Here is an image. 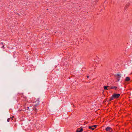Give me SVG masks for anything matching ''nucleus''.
I'll list each match as a JSON object with an SVG mask.
<instances>
[{
  "label": "nucleus",
  "mask_w": 132,
  "mask_h": 132,
  "mask_svg": "<svg viewBox=\"0 0 132 132\" xmlns=\"http://www.w3.org/2000/svg\"><path fill=\"white\" fill-rule=\"evenodd\" d=\"M120 96L119 94H117L116 93H114L112 96L111 97L109 100V101H110L112 100H113L114 98L117 99L119 98Z\"/></svg>",
  "instance_id": "obj_1"
},
{
  "label": "nucleus",
  "mask_w": 132,
  "mask_h": 132,
  "mask_svg": "<svg viewBox=\"0 0 132 132\" xmlns=\"http://www.w3.org/2000/svg\"><path fill=\"white\" fill-rule=\"evenodd\" d=\"M105 130L107 131H109L110 132L113 131V129L112 128L109 127H107L105 128Z\"/></svg>",
  "instance_id": "obj_2"
},
{
  "label": "nucleus",
  "mask_w": 132,
  "mask_h": 132,
  "mask_svg": "<svg viewBox=\"0 0 132 132\" xmlns=\"http://www.w3.org/2000/svg\"><path fill=\"white\" fill-rule=\"evenodd\" d=\"M82 128H78L76 130V132H81L83 131Z\"/></svg>",
  "instance_id": "obj_3"
},
{
  "label": "nucleus",
  "mask_w": 132,
  "mask_h": 132,
  "mask_svg": "<svg viewBox=\"0 0 132 132\" xmlns=\"http://www.w3.org/2000/svg\"><path fill=\"white\" fill-rule=\"evenodd\" d=\"M118 88L116 86H112L110 88V89H114L116 90H117V89Z\"/></svg>",
  "instance_id": "obj_4"
},
{
  "label": "nucleus",
  "mask_w": 132,
  "mask_h": 132,
  "mask_svg": "<svg viewBox=\"0 0 132 132\" xmlns=\"http://www.w3.org/2000/svg\"><path fill=\"white\" fill-rule=\"evenodd\" d=\"M130 80V78L129 77H127L125 79V81H128Z\"/></svg>",
  "instance_id": "obj_5"
},
{
  "label": "nucleus",
  "mask_w": 132,
  "mask_h": 132,
  "mask_svg": "<svg viewBox=\"0 0 132 132\" xmlns=\"http://www.w3.org/2000/svg\"><path fill=\"white\" fill-rule=\"evenodd\" d=\"M88 128L90 129H91L93 130L95 129V128L93 126H89L88 127Z\"/></svg>",
  "instance_id": "obj_6"
},
{
  "label": "nucleus",
  "mask_w": 132,
  "mask_h": 132,
  "mask_svg": "<svg viewBox=\"0 0 132 132\" xmlns=\"http://www.w3.org/2000/svg\"><path fill=\"white\" fill-rule=\"evenodd\" d=\"M108 86H104V89H106L107 90H108V89L107 88V87H108Z\"/></svg>",
  "instance_id": "obj_7"
},
{
  "label": "nucleus",
  "mask_w": 132,
  "mask_h": 132,
  "mask_svg": "<svg viewBox=\"0 0 132 132\" xmlns=\"http://www.w3.org/2000/svg\"><path fill=\"white\" fill-rule=\"evenodd\" d=\"M116 76H117V77L119 78L120 77V75H119L118 74H117Z\"/></svg>",
  "instance_id": "obj_8"
},
{
  "label": "nucleus",
  "mask_w": 132,
  "mask_h": 132,
  "mask_svg": "<svg viewBox=\"0 0 132 132\" xmlns=\"http://www.w3.org/2000/svg\"><path fill=\"white\" fill-rule=\"evenodd\" d=\"M93 126L94 127V128L95 129L97 127L96 125H94Z\"/></svg>",
  "instance_id": "obj_9"
},
{
  "label": "nucleus",
  "mask_w": 132,
  "mask_h": 132,
  "mask_svg": "<svg viewBox=\"0 0 132 132\" xmlns=\"http://www.w3.org/2000/svg\"><path fill=\"white\" fill-rule=\"evenodd\" d=\"M10 118H8L7 119V122H9L10 121Z\"/></svg>",
  "instance_id": "obj_10"
},
{
  "label": "nucleus",
  "mask_w": 132,
  "mask_h": 132,
  "mask_svg": "<svg viewBox=\"0 0 132 132\" xmlns=\"http://www.w3.org/2000/svg\"><path fill=\"white\" fill-rule=\"evenodd\" d=\"M14 116H13L12 117H11L10 118H11L12 119V120H13V118H14Z\"/></svg>",
  "instance_id": "obj_11"
},
{
  "label": "nucleus",
  "mask_w": 132,
  "mask_h": 132,
  "mask_svg": "<svg viewBox=\"0 0 132 132\" xmlns=\"http://www.w3.org/2000/svg\"><path fill=\"white\" fill-rule=\"evenodd\" d=\"M2 48H4V45H3V46H2Z\"/></svg>",
  "instance_id": "obj_12"
},
{
  "label": "nucleus",
  "mask_w": 132,
  "mask_h": 132,
  "mask_svg": "<svg viewBox=\"0 0 132 132\" xmlns=\"http://www.w3.org/2000/svg\"><path fill=\"white\" fill-rule=\"evenodd\" d=\"M3 44V43H0V44Z\"/></svg>",
  "instance_id": "obj_13"
},
{
  "label": "nucleus",
  "mask_w": 132,
  "mask_h": 132,
  "mask_svg": "<svg viewBox=\"0 0 132 132\" xmlns=\"http://www.w3.org/2000/svg\"><path fill=\"white\" fill-rule=\"evenodd\" d=\"M88 77H89V76H87V78H88Z\"/></svg>",
  "instance_id": "obj_14"
}]
</instances>
